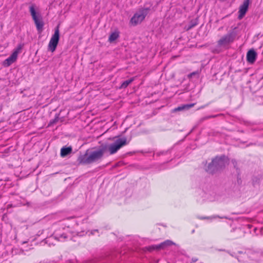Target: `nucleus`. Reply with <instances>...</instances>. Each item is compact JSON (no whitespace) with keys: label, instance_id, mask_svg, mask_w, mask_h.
<instances>
[{"label":"nucleus","instance_id":"nucleus-13","mask_svg":"<svg viewBox=\"0 0 263 263\" xmlns=\"http://www.w3.org/2000/svg\"><path fill=\"white\" fill-rule=\"evenodd\" d=\"M193 105H194V104L183 105L182 106L178 107L175 108L174 110V111L175 112H176V111H181V110H184V109H188L190 107L193 106Z\"/></svg>","mask_w":263,"mask_h":263},{"label":"nucleus","instance_id":"nucleus-14","mask_svg":"<svg viewBox=\"0 0 263 263\" xmlns=\"http://www.w3.org/2000/svg\"><path fill=\"white\" fill-rule=\"evenodd\" d=\"M132 82V80H127V81H126L124 82L122 84L120 88H126Z\"/></svg>","mask_w":263,"mask_h":263},{"label":"nucleus","instance_id":"nucleus-6","mask_svg":"<svg viewBox=\"0 0 263 263\" xmlns=\"http://www.w3.org/2000/svg\"><path fill=\"white\" fill-rule=\"evenodd\" d=\"M126 144V139L125 138L118 139L114 144L108 146V149L110 154H114L121 147Z\"/></svg>","mask_w":263,"mask_h":263},{"label":"nucleus","instance_id":"nucleus-16","mask_svg":"<svg viewBox=\"0 0 263 263\" xmlns=\"http://www.w3.org/2000/svg\"><path fill=\"white\" fill-rule=\"evenodd\" d=\"M194 25H192L191 26H190V27H189V28L187 29L188 30L191 29V28H192Z\"/></svg>","mask_w":263,"mask_h":263},{"label":"nucleus","instance_id":"nucleus-15","mask_svg":"<svg viewBox=\"0 0 263 263\" xmlns=\"http://www.w3.org/2000/svg\"><path fill=\"white\" fill-rule=\"evenodd\" d=\"M167 243H168V245H172L173 244V243L172 242H168Z\"/></svg>","mask_w":263,"mask_h":263},{"label":"nucleus","instance_id":"nucleus-8","mask_svg":"<svg viewBox=\"0 0 263 263\" xmlns=\"http://www.w3.org/2000/svg\"><path fill=\"white\" fill-rule=\"evenodd\" d=\"M235 35L233 32L228 33L222 36L218 42L219 45H224L232 43L234 40Z\"/></svg>","mask_w":263,"mask_h":263},{"label":"nucleus","instance_id":"nucleus-1","mask_svg":"<svg viewBox=\"0 0 263 263\" xmlns=\"http://www.w3.org/2000/svg\"><path fill=\"white\" fill-rule=\"evenodd\" d=\"M225 165V162L222 159L216 158L209 164L208 171L211 174H215L221 170Z\"/></svg>","mask_w":263,"mask_h":263},{"label":"nucleus","instance_id":"nucleus-9","mask_svg":"<svg viewBox=\"0 0 263 263\" xmlns=\"http://www.w3.org/2000/svg\"><path fill=\"white\" fill-rule=\"evenodd\" d=\"M250 3V0H245L242 5L239 7L238 11V19L241 20L246 14Z\"/></svg>","mask_w":263,"mask_h":263},{"label":"nucleus","instance_id":"nucleus-2","mask_svg":"<svg viewBox=\"0 0 263 263\" xmlns=\"http://www.w3.org/2000/svg\"><path fill=\"white\" fill-rule=\"evenodd\" d=\"M60 26L58 25L54 29V33L52 34L48 45V49L49 51L53 52L56 49L60 40Z\"/></svg>","mask_w":263,"mask_h":263},{"label":"nucleus","instance_id":"nucleus-10","mask_svg":"<svg viewBox=\"0 0 263 263\" xmlns=\"http://www.w3.org/2000/svg\"><path fill=\"white\" fill-rule=\"evenodd\" d=\"M256 57L257 53L253 49L249 50L247 52V59L249 64H254L256 59Z\"/></svg>","mask_w":263,"mask_h":263},{"label":"nucleus","instance_id":"nucleus-11","mask_svg":"<svg viewBox=\"0 0 263 263\" xmlns=\"http://www.w3.org/2000/svg\"><path fill=\"white\" fill-rule=\"evenodd\" d=\"M120 36V32L118 30H116L114 32H112L108 38V41L110 43H112L117 39Z\"/></svg>","mask_w":263,"mask_h":263},{"label":"nucleus","instance_id":"nucleus-5","mask_svg":"<svg viewBox=\"0 0 263 263\" xmlns=\"http://www.w3.org/2000/svg\"><path fill=\"white\" fill-rule=\"evenodd\" d=\"M103 152V150H100L90 153L87 152L85 155V162L89 163L99 160L102 157Z\"/></svg>","mask_w":263,"mask_h":263},{"label":"nucleus","instance_id":"nucleus-3","mask_svg":"<svg viewBox=\"0 0 263 263\" xmlns=\"http://www.w3.org/2000/svg\"><path fill=\"white\" fill-rule=\"evenodd\" d=\"M29 11L36 25L37 31L39 32H42L44 26V23L42 20V18H40V15L39 14L37 15L35 10V6L34 5H32L30 6Z\"/></svg>","mask_w":263,"mask_h":263},{"label":"nucleus","instance_id":"nucleus-4","mask_svg":"<svg viewBox=\"0 0 263 263\" xmlns=\"http://www.w3.org/2000/svg\"><path fill=\"white\" fill-rule=\"evenodd\" d=\"M147 14V9H142L138 12L136 13L134 16L131 18L130 23L133 26L141 23L145 18Z\"/></svg>","mask_w":263,"mask_h":263},{"label":"nucleus","instance_id":"nucleus-17","mask_svg":"<svg viewBox=\"0 0 263 263\" xmlns=\"http://www.w3.org/2000/svg\"><path fill=\"white\" fill-rule=\"evenodd\" d=\"M57 120H58V119H57V118H56V119H54V122H56Z\"/></svg>","mask_w":263,"mask_h":263},{"label":"nucleus","instance_id":"nucleus-12","mask_svg":"<svg viewBox=\"0 0 263 263\" xmlns=\"http://www.w3.org/2000/svg\"><path fill=\"white\" fill-rule=\"evenodd\" d=\"M72 148L71 147H63L61 149V156L62 157H64L71 153Z\"/></svg>","mask_w":263,"mask_h":263},{"label":"nucleus","instance_id":"nucleus-7","mask_svg":"<svg viewBox=\"0 0 263 263\" xmlns=\"http://www.w3.org/2000/svg\"><path fill=\"white\" fill-rule=\"evenodd\" d=\"M22 48L21 45L18 46V47L14 49L11 55L4 61V64L8 66L13 64L16 60L18 54L20 52Z\"/></svg>","mask_w":263,"mask_h":263}]
</instances>
